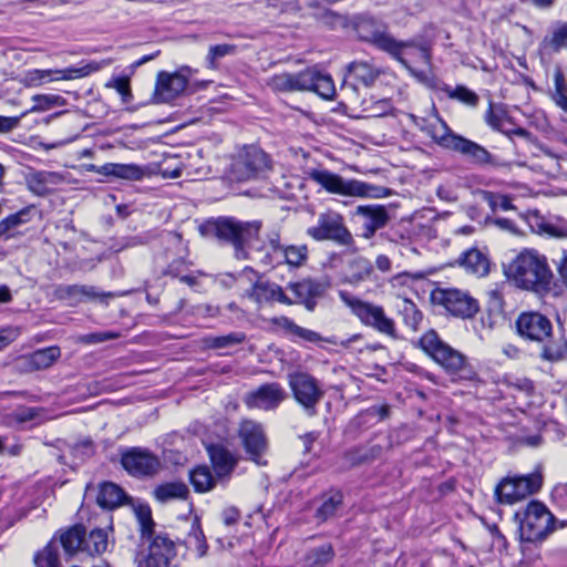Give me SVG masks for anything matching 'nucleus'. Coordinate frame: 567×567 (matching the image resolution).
<instances>
[{
	"instance_id": "bb28decb",
	"label": "nucleus",
	"mask_w": 567,
	"mask_h": 567,
	"mask_svg": "<svg viewBox=\"0 0 567 567\" xmlns=\"http://www.w3.org/2000/svg\"><path fill=\"white\" fill-rule=\"evenodd\" d=\"M422 130L436 144L453 151L455 150L456 144L461 138L460 135L453 134L446 123L440 117H435L433 121L427 122Z\"/></svg>"
},
{
	"instance_id": "ea45409f",
	"label": "nucleus",
	"mask_w": 567,
	"mask_h": 567,
	"mask_svg": "<svg viewBox=\"0 0 567 567\" xmlns=\"http://www.w3.org/2000/svg\"><path fill=\"white\" fill-rule=\"evenodd\" d=\"M343 502V496L340 492H333L324 495L321 505L316 512V518L319 522H326L336 516Z\"/></svg>"
},
{
	"instance_id": "1a4fd4ad",
	"label": "nucleus",
	"mask_w": 567,
	"mask_h": 567,
	"mask_svg": "<svg viewBox=\"0 0 567 567\" xmlns=\"http://www.w3.org/2000/svg\"><path fill=\"white\" fill-rule=\"evenodd\" d=\"M339 297L363 324L373 328L380 333L389 337H395V322L385 315L383 307L363 301L343 290L339 291Z\"/></svg>"
},
{
	"instance_id": "864d4df0",
	"label": "nucleus",
	"mask_w": 567,
	"mask_h": 567,
	"mask_svg": "<svg viewBox=\"0 0 567 567\" xmlns=\"http://www.w3.org/2000/svg\"><path fill=\"white\" fill-rule=\"evenodd\" d=\"M567 354V342L563 339L553 344H547L543 350V357L549 361H558Z\"/></svg>"
},
{
	"instance_id": "4be33fe9",
	"label": "nucleus",
	"mask_w": 567,
	"mask_h": 567,
	"mask_svg": "<svg viewBox=\"0 0 567 567\" xmlns=\"http://www.w3.org/2000/svg\"><path fill=\"white\" fill-rule=\"evenodd\" d=\"M311 74L307 69L298 73H279L272 75L268 81V86L275 92L289 93L306 91L310 85Z\"/></svg>"
},
{
	"instance_id": "49530a36",
	"label": "nucleus",
	"mask_w": 567,
	"mask_h": 567,
	"mask_svg": "<svg viewBox=\"0 0 567 567\" xmlns=\"http://www.w3.org/2000/svg\"><path fill=\"white\" fill-rule=\"evenodd\" d=\"M134 513L138 523L141 535L143 538L151 537L153 533L154 522L150 506L140 505L134 508Z\"/></svg>"
},
{
	"instance_id": "2eb2a0df",
	"label": "nucleus",
	"mask_w": 567,
	"mask_h": 567,
	"mask_svg": "<svg viewBox=\"0 0 567 567\" xmlns=\"http://www.w3.org/2000/svg\"><path fill=\"white\" fill-rule=\"evenodd\" d=\"M239 437L249 458L259 466L267 465L265 454L268 443L261 424L251 420L243 421L239 427Z\"/></svg>"
},
{
	"instance_id": "72a5a7b5",
	"label": "nucleus",
	"mask_w": 567,
	"mask_h": 567,
	"mask_svg": "<svg viewBox=\"0 0 567 567\" xmlns=\"http://www.w3.org/2000/svg\"><path fill=\"white\" fill-rule=\"evenodd\" d=\"M126 495L116 484L105 482L101 484L97 495V504L104 508H115L124 504Z\"/></svg>"
},
{
	"instance_id": "f3484780",
	"label": "nucleus",
	"mask_w": 567,
	"mask_h": 567,
	"mask_svg": "<svg viewBox=\"0 0 567 567\" xmlns=\"http://www.w3.org/2000/svg\"><path fill=\"white\" fill-rule=\"evenodd\" d=\"M121 463L125 471L136 477L153 476L162 466L157 455L142 447H131L125 451Z\"/></svg>"
},
{
	"instance_id": "a19ab883",
	"label": "nucleus",
	"mask_w": 567,
	"mask_h": 567,
	"mask_svg": "<svg viewBox=\"0 0 567 567\" xmlns=\"http://www.w3.org/2000/svg\"><path fill=\"white\" fill-rule=\"evenodd\" d=\"M372 274L373 266L370 260L363 257H357L349 265L348 281L357 285L369 279Z\"/></svg>"
},
{
	"instance_id": "a18cd8bd",
	"label": "nucleus",
	"mask_w": 567,
	"mask_h": 567,
	"mask_svg": "<svg viewBox=\"0 0 567 567\" xmlns=\"http://www.w3.org/2000/svg\"><path fill=\"white\" fill-rule=\"evenodd\" d=\"M34 105L30 109L31 113L48 111L54 106L66 105V100L58 94H37L32 97Z\"/></svg>"
},
{
	"instance_id": "6e6552de",
	"label": "nucleus",
	"mask_w": 567,
	"mask_h": 567,
	"mask_svg": "<svg viewBox=\"0 0 567 567\" xmlns=\"http://www.w3.org/2000/svg\"><path fill=\"white\" fill-rule=\"evenodd\" d=\"M111 60L91 61L65 69H31L21 74L20 83L25 87H38L54 81H69L85 78L111 64Z\"/></svg>"
},
{
	"instance_id": "f03ea898",
	"label": "nucleus",
	"mask_w": 567,
	"mask_h": 567,
	"mask_svg": "<svg viewBox=\"0 0 567 567\" xmlns=\"http://www.w3.org/2000/svg\"><path fill=\"white\" fill-rule=\"evenodd\" d=\"M415 344L439 364L453 381L475 380L476 372L466 357L446 343L434 329L424 332Z\"/></svg>"
},
{
	"instance_id": "a211bd4d",
	"label": "nucleus",
	"mask_w": 567,
	"mask_h": 567,
	"mask_svg": "<svg viewBox=\"0 0 567 567\" xmlns=\"http://www.w3.org/2000/svg\"><path fill=\"white\" fill-rule=\"evenodd\" d=\"M53 295L71 307L90 301L107 305L109 300L115 296L113 292H102L96 287L87 285H60L54 289Z\"/></svg>"
},
{
	"instance_id": "9d476101",
	"label": "nucleus",
	"mask_w": 567,
	"mask_h": 567,
	"mask_svg": "<svg viewBox=\"0 0 567 567\" xmlns=\"http://www.w3.org/2000/svg\"><path fill=\"white\" fill-rule=\"evenodd\" d=\"M270 169L269 156L255 145L244 146L231 161L229 174L237 182L262 176Z\"/></svg>"
},
{
	"instance_id": "cd10ccee",
	"label": "nucleus",
	"mask_w": 567,
	"mask_h": 567,
	"mask_svg": "<svg viewBox=\"0 0 567 567\" xmlns=\"http://www.w3.org/2000/svg\"><path fill=\"white\" fill-rule=\"evenodd\" d=\"M93 171L104 175L126 181H141L145 175V168L137 164L106 163L100 167L92 166Z\"/></svg>"
},
{
	"instance_id": "8fccbe9b",
	"label": "nucleus",
	"mask_w": 567,
	"mask_h": 567,
	"mask_svg": "<svg viewBox=\"0 0 567 567\" xmlns=\"http://www.w3.org/2000/svg\"><path fill=\"white\" fill-rule=\"evenodd\" d=\"M235 52H236V45H234V44L224 43V44L212 45L208 50V54L206 58L208 68L215 69L217 60H219L226 55L234 54Z\"/></svg>"
},
{
	"instance_id": "09e8293b",
	"label": "nucleus",
	"mask_w": 567,
	"mask_h": 567,
	"mask_svg": "<svg viewBox=\"0 0 567 567\" xmlns=\"http://www.w3.org/2000/svg\"><path fill=\"white\" fill-rule=\"evenodd\" d=\"M186 545L196 553L197 557H204L208 549L204 533L198 526L192 527L186 538Z\"/></svg>"
},
{
	"instance_id": "f257e3e1",
	"label": "nucleus",
	"mask_w": 567,
	"mask_h": 567,
	"mask_svg": "<svg viewBox=\"0 0 567 567\" xmlns=\"http://www.w3.org/2000/svg\"><path fill=\"white\" fill-rule=\"evenodd\" d=\"M504 275L517 288L543 295L550 289L553 274L544 256L536 251H523L504 266Z\"/></svg>"
},
{
	"instance_id": "4c0bfd02",
	"label": "nucleus",
	"mask_w": 567,
	"mask_h": 567,
	"mask_svg": "<svg viewBox=\"0 0 567 567\" xmlns=\"http://www.w3.org/2000/svg\"><path fill=\"white\" fill-rule=\"evenodd\" d=\"M189 480L194 489L198 493L210 491L219 480L213 476L208 466H197L189 473Z\"/></svg>"
},
{
	"instance_id": "4d7b16f0",
	"label": "nucleus",
	"mask_w": 567,
	"mask_h": 567,
	"mask_svg": "<svg viewBox=\"0 0 567 567\" xmlns=\"http://www.w3.org/2000/svg\"><path fill=\"white\" fill-rule=\"evenodd\" d=\"M23 212L12 214L0 221V237H10L9 231L23 223Z\"/></svg>"
},
{
	"instance_id": "4468645a",
	"label": "nucleus",
	"mask_w": 567,
	"mask_h": 567,
	"mask_svg": "<svg viewBox=\"0 0 567 567\" xmlns=\"http://www.w3.org/2000/svg\"><path fill=\"white\" fill-rule=\"evenodd\" d=\"M432 300L454 317L471 318L478 310L477 301L460 289H436L432 292Z\"/></svg>"
},
{
	"instance_id": "dca6fc26",
	"label": "nucleus",
	"mask_w": 567,
	"mask_h": 567,
	"mask_svg": "<svg viewBox=\"0 0 567 567\" xmlns=\"http://www.w3.org/2000/svg\"><path fill=\"white\" fill-rule=\"evenodd\" d=\"M194 71L183 66L175 73L162 71L157 74L155 97L157 102L168 103L179 96L187 87L188 79Z\"/></svg>"
},
{
	"instance_id": "052dcab7",
	"label": "nucleus",
	"mask_w": 567,
	"mask_h": 567,
	"mask_svg": "<svg viewBox=\"0 0 567 567\" xmlns=\"http://www.w3.org/2000/svg\"><path fill=\"white\" fill-rule=\"evenodd\" d=\"M27 113L24 112L19 116H0V133L6 134L17 128L20 125L21 118Z\"/></svg>"
},
{
	"instance_id": "13d9d810",
	"label": "nucleus",
	"mask_w": 567,
	"mask_h": 567,
	"mask_svg": "<svg viewBox=\"0 0 567 567\" xmlns=\"http://www.w3.org/2000/svg\"><path fill=\"white\" fill-rule=\"evenodd\" d=\"M72 454L75 458L84 460L94 454V444L91 440H83L72 446Z\"/></svg>"
},
{
	"instance_id": "2f4dec72",
	"label": "nucleus",
	"mask_w": 567,
	"mask_h": 567,
	"mask_svg": "<svg viewBox=\"0 0 567 567\" xmlns=\"http://www.w3.org/2000/svg\"><path fill=\"white\" fill-rule=\"evenodd\" d=\"M543 51L558 53L567 50V22H557L540 43Z\"/></svg>"
},
{
	"instance_id": "9b49d317",
	"label": "nucleus",
	"mask_w": 567,
	"mask_h": 567,
	"mask_svg": "<svg viewBox=\"0 0 567 567\" xmlns=\"http://www.w3.org/2000/svg\"><path fill=\"white\" fill-rule=\"evenodd\" d=\"M543 486V475L536 471L528 475L505 477L498 483V503L515 504L536 494Z\"/></svg>"
},
{
	"instance_id": "a878e982",
	"label": "nucleus",
	"mask_w": 567,
	"mask_h": 567,
	"mask_svg": "<svg viewBox=\"0 0 567 567\" xmlns=\"http://www.w3.org/2000/svg\"><path fill=\"white\" fill-rule=\"evenodd\" d=\"M207 451L216 478L219 481L228 478L237 463L234 455L221 445H210Z\"/></svg>"
},
{
	"instance_id": "c756f323",
	"label": "nucleus",
	"mask_w": 567,
	"mask_h": 567,
	"mask_svg": "<svg viewBox=\"0 0 567 567\" xmlns=\"http://www.w3.org/2000/svg\"><path fill=\"white\" fill-rule=\"evenodd\" d=\"M395 309L403 323L413 331H417L423 321V313L417 306L408 297H403L398 291Z\"/></svg>"
},
{
	"instance_id": "473e14b6",
	"label": "nucleus",
	"mask_w": 567,
	"mask_h": 567,
	"mask_svg": "<svg viewBox=\"0 0 567 567\" xmlns=\"http://www.w3.org/2000/svg\"><path fill=\"white\" fill-rule=\"evenodd\" d=\"M112 530V527L91 530L87 536L85 535L83 551L91 556L105 553L111 545L110 534Z\"/></svg>"
},
{
	"instance_id": "f8f14e48",
	"label": "nucleus",
	"mask_w": 567,
	"mask_h": 567,
	"mask_svg": "<svg viewBox=\"0 0 567 567\" xmlns=\"http://www.w3.org/2000/svg\"><path fill=\"white\" fill-rule=\"evenodd\" d=\"M289 385L295 400L306 413L310 416L315 415L317 405L324 394L319 382L308 373L298 372L289 375Z\"/></svg>"
},
{
	"instance_id": "20e7f679",
	"label": "nucleus",
	"mask_w": 567,
	"mask_h": 567,
	"mask_svg": "<svg viewBox=\"0 0 567 567\" xmlns=\"http://www.w3.org/2000/svg\"><path fill=\"white\" fill-rule=\"evenodd\" d=\"M360 37L374 44L378 49L388 52L398 60L405 69L410 71L420 81L427 83L429 79L423 72H416L410 65L405 55L413 54L417 56L424 64L430 62V53L425 48L412 47L406 42L396 41L384 29L374 27L373 24H361L358 29Z\"/></svg>"
},
{
	"instance_id": "7ed1b4c3",
	"label": "nucleus",
	"mask_w": 567,
	"mask_h": 567,
	"mask_svg": "<svg viewBox=\"0 0 567 567\" xmlns=\"http://www.w3.org/2000/svg\"><path fill=\"white\" fill-rule=\"evenodd\" d=\"M261 226L260 220L243 221L234 217H218L206 221L204 229L217 239L230 244L236 259L246 260L251 258L248 247L258 238Z\"/></svg>"
},
{
	"instance_id": "bf43d9fd",
	"label": "nucleus",
	"mask_w": 567,
	"mask_h": 567,
	"mask_svg": "<svg viewBox=\"0 0 567 567\" xmlns=\"http://www.w3.org/2000/svg\"><path fill=\"white\" fill-rule=\"evenodd\" d=\"M190 262H188L184 257L172 261L166 270V274L179 278L183 274L187 272Z\"/></svg>"
},
{
	"instance_id": "79ce46f5",
	"label": "nucleus",
	"mask_w": 567,
	"mask_h": 567,
	"mask_svg": "<svg viewBox=\"0 0 567 567\" xmlns=\"http://www.w3.org/2000/svg\"><path fill=\"white\" fill-rule=\"evenodd\" d=\"M347 69L349 73L353 74L365 86L373 84L379 76V71L368 62H352Z\"/></svg>"
},
{
	"instance_id": "3c124183",
	"label": "nucleus",
	"mask_w": 567,
	"mask_h": 567,
	"mask_svg": "<svg viewBox=\"0 0 567 567\" xmlns=\"http://www.w3.org/2000/svg\"><path fill=\"white\" fill-rule=\"evenodd\" d=\"M555 91L553 93V100L555 103L567 112V83L564 75L560 72L555 74Z\"/></svg>"
},
{
	"instance_id": "aec40b11",
	"label": "nucleus",
	"mask_w": 567,
	"mask_h": 567,
	"mask_svg": "<svg viewBox=\"0 0 567 567\" xmlns=\"http://www.w3.org/2000/svg\"><path fill=\"white\" fill-rule=\"evenodd\" d=\"M516 329L526 339L543 341L550 336L551 322L539 312H523L516 320Z\"/></svg>"
},
{
	"instance_id": "0e129e2a",
	"label": "nucleus",
	"mask_w": 567,
	"mask_h": 567,
	"mask_svg": "<svg viewBox=\"0 0 567 567\" xmlns=\"http://www.w3.org/2000/svg\"><path fill=\"white\" fill-rule=\"evenodd\" d=\"M292 334L309 342H318L321 340V337L317 332L299 326L295 328V332Z\"/></svg>"
},
{
	"instance_id": "423d86ee",
	"label": "nucleus",
	"mask_w": 567,
	"mask_h": 567,
	"mask_svg": "<svg viewBox=\"0 0 567 567\" xmlns=\"http://www.w3.org/2000/svg\"><path fill=\"white\" fill-rule=\"evenodd\" d=\"M515 520L524 542H542L556 529L555 516L539 501H530L524 509L516 512Z\"/></svg>"
},
{
	"instance_id": "6e6d98bb",
	"label": "nucleus",
	"mask_w": 567,
	"mask_h": 567,
	"mask_svg": "<svg viewBox=\"0 0 567 567\" xmlns=\"http://www.w3.org/2000/svg\"><path fill=\"white\" fill-rule=\"evenodd\" d=\"M120 337L118 332L113 331H100V332H92L87 334H83L80 337V341L86 344H95V343H102L109 340H114Z\"/></svg>"
},
{
	"instance_id": "6ab92c4d",
	"label": "nucleus",
	"mask_w": 567,
	"mask_h": 567,
	"mask_svg": "<svg viewBox=\"0 0 567 567\" xmlns=\"http://www.w3.org/2000/svg\"><path fill=\"white\" fill-rule=\"evenodd\" d=\"M147 567H177L179 559L175 543L165 535H156L148 548Z\"/></svg>"
},
{
	"instance_id": "603ef678",
	"label": "nucleus",
	"mask_w": 567,
	"mask_h": 567,
	"mask_svg": "<svg viewBox=\"0 0 567 567\" xmlns=\"http://www.w3.org/2000/svg\"><path fill=\"white\" fill-rule=\"evenodd\" d=\"M424 275L420 271L416 272H408L403 271L395 276H393L389 284L392 289L400 290L404 287H410V285L416 280L423 279Z\"/></svg>"
},
{
	"instance_id": "393cba45",
	"label": "nucleus",
	"mask_w": 567,
	"mask_h": 567,
	"mask_svg": "<svg viewBox=\"0 0 567 567\" xmlns=\"http://www.w3.org/2000/svg\"><path fill=\"white\" fill-rule=\"evenodd\" d=\"M288 289L293 293L292 303H302L310 311L317 305L316 298L322 293L321 285L310 279L290 282Z\"/></svg>"
},
{
	"instance_id": "de8ad7c7",
	"label": "nucleus",
	"mask_w": 567,
	"mask_h": 567,
	"mask_svg": "<svg viewBox=\"0 0 567 567\" xmlns=\"http://www.w3.org/2000/svg\"><path fill=\"white\" fill-rule=\"evenodd\" d=\"M450 99L457 100L466 105L474 106L478 101V96L466 86L458 85L456 87H452L450 85H444L442 89Z\"/></svg>"
},
{
	"instance_id": "e433bc0d",
	"label": "nucleus",
	"mask_w": 567,
	"mask_h": 567,
	"mask_svg": "<svg viewBox=\"0 0 567 567\" xmlns=\"http://www.w3.org/2000/svg\"><path fill=\"white\" fill-rule=\"evenodd\" d=\"M154 495L161 503H165L172 499H184L188 495V488L182 482H169L158 485L154 489Z\"/></svg>"
},
{
	"instance_id": "39448f33",
	"label": "nucleus",
	"mask_w": 567,
	"mask_h": 567,
	"mask_svg": "<svg viewBox=\"0 0 567 567\" xmlns=\"http://www.w3.org/2000/svg\"><path fill=\"white\" fill-rule=\"evenodd\" d=\"M259 260L265 267L287 265L290 268L302 267L308 259L306 245H282L280 229L277 226L268 229L264 244L257 248Z\"/></svg>"
},
{
	"instance_id": "412c9836",
	"label": "nucleus",
	"mask_w": 567,
	"mask_h": 567,
	"mask_svg": "<svg viewBox=\"0 0 567 567\" xmlns=\"http://www.w3.org/2000/svg\"><path fill=\"white\" fill-rule=\"evenodd\" d=\"M286 399V392L279 383H266L249 392L245 403L249 408L275 410Z\"/></svg>"
},
{
	"instance_id": "b1692460",
	"label": "nucleus",
	"mask_w": 567,
	"mask_h": 567,
	"mask_svg": "<svg viewBox=\"0 0 567 567\" xmlns=\"http://www.w3.org/2000/svg\"><path fill=\"white\" fill-rule=\"evenodd\" d=\"M357 214L364 218L363 237L371 238L377 230L383 228L389 215L384 206L381 205H362L357 207Z\"/></svg>"
},
{
	"instance_id": "0eeeda50",
	"label": "nucleus",
	"mask_w": 567,
	"mask_h": 567,
	"mask_svg": "<svg viewBox=\"0 0 567 567\" xmlns=\"http://www.w3.org/2000/svg\"><path fill=\"white\" fill-rule=\"evenodd\" d=\"M308 176L311 181L316 182L331 194L363 198H382L389 194V190L385 187L375 186L357 179H344L328 169L312 168L308 172Z\"/></svg>"
},
{
	"instance_id": "37998d69",
	"label": "nucleus",
	"mask_w": 567,
	"mask_h": 567,
	"mask_svg": "<svg viewBox=\"0 0 567 567\" xmlns=\"http://www.w3.org/2000/svg\"><path fill=\"white\" fill-rule=\"evenodd\" d=\"M334 550L331 544L310 549L306 555V564L310 567H323L332 560Z\"/></svg>"
},
{
	"instance_id": "c03bdc74",
	"label": "nucleus",
	"mask_w": 567,
	"mask_h": 567,
	"mask_svg": "<svg viewBox=\"0 0 567 567\" xmlns=\"http://www.w3.org/2000/svg\"><path fill=\"white\" fill-rule=\"evenodd\" d=\"M59 357L60 349L58 347H49L33 352L29 362L34 369L41 370L51 367Z\"/></svg>"
},
{
	"instance_id": "ddd939ff",
	"label": "nucleus",
	"mask_w": 567,
	"mask_h": 567,
	"mask_svg": "<svg viewBox=\"0 0 567 567\" xmlns=\"http://www.w3.org/2000/svg\"><path fill=\"white\" fill-rule=\"evenodd\" d=\"M307 235L319 241L332 240L343 246L352 243V236L343 225L342 217L334 212L319 215L317 224L307 229Z\"/></svg>"
},
{
	"instance_id": "58836bf2",
	"label": "nucleus",
	"mask_w": 567,
	"mask_h": 567,
	"mask_svg": "<svg viewBox=\"0 0 567 567\" xmlns=\"http://www.w3.org/2000/svg\"><path fill=\"white\" fill-rule=\"evenodd\" d=\"M245 340L246 334L237 331L225 336H207L203 338L202 342L206 349H225L240 344Z\"/></svg>"
},
{
	"instance_id": "c85d7f7f",
	"label": "nucleus",
	"mask_w": 567,
	"mask_h": 567,
	"mask_svg": "<svg viewBox=\"0 0 567 567\" xmlns=\"http://www.w3.org/2000/svg\"><path fill=\"white\" fill-rule=\"evenodd\" d=\"M458 265L467 272L477 277L486 276L491 267L487 256L476 248H471L463 252L458 259Z\"/></svg>"
},
{
	"instance_id": "5701e85b",
	"label": "nucleus",
	"mask_w": 567,
	"mask_h": 567,
	"mask_svg": "<svg viewBox=\"0 0 567 567\" xmlns=\"http://www.w3.org/2000/svg\"><path fill=\"white\" fill-rule=\"evenodd\" d=\"M248 296L258 305L272 302L292 305L291 298H289L282 288L275 282L257 281L252 285Z\"/></svg>"
},
{
	"instance_id": "e2e57ef3",
	"label": "nucleus",
	"mask_w": 567,
	"mask_h": 567,
	"mask_svg": "<svg viewBox=\"0 0 567 567\" xmlns=\"http://www.w3.org/2000/svg\"><path fill=\"white\" fill-rule=\"evenodd\" d=\"M292 334L309 342H318L321 340V337L317 332L299 326L295 328V332Z\"/></svg>"
},
{
	"instance_id": "c9c22d12",
	"label": "nucleus",
	"mask_w": 567,
	"mask_h": 567,
	"mask_svg": "<svg viewBox=\"0 0 567 567\" xmlns=\"http://www.w3.org/2000/svg\"><path fill=\"white\" fill-rule=\"evenodd\" d=\"M85 530L82 526H74L61 535L60 543L66 554L73 555L83 551Z\"/></svg>"
},
{
	"instance_id": "5fc2aeb1",
	"label": "nucleus",
	"mask_w": 567,
	"mask_h": 567,
	"mask_svg": "<svg viewBox=\"0 0 567 567\" xmlns=\"http://www.w3.org/2000/svg\"><path fill=\"white\" fill-rule=\"evenodd\" d=\"M109 87H113L122 96L123 103L132 101L133 95L130 87V80L127 78H116L107 83Z\"/></svg>"
},
{
	"instance_id": "338daca9",
	"label": "nucleus",
	"mask_w": 567,
	"mask_h": 567,
	"mask_svg": "<svg viewBox=\"0 0 567 567\" xmlns=\"http://www.w3.org/2000/svg\"><path fill=\"white\" fill-rule=\"evenodd\" d=\"M196 313L204 318H215L219 315V308L213 305H198Z\"/></svg>"
},
{
	"instance_id": "f704fd0d",
	"label": "nucleus",
	"mask_w": 567,
	"mask_h": 567,
	"mask_svg": "<svg viewBox=\"0 0 567 567\" xmlns=\"http://www.w3.org/2000/svg\"><path fill=\"white\" fill-rule=\"evenodd\" d=\"M454 151L465 155L475 164H485L491 158L489 153L484 147L462 136Z\"/></svg>"
},
{
	"instance_id": "7c9ffc66",
	"label": "nucleus",
	"mask_w": 567,
	"mask_h": 567,
	"mask_svg": "<svg viewBox=\"0 0 567 567\" xmlns=\"http://www.w3.org/2000/svg\"><path fill=\"white\" fill-rule=\"evenodd\" d=\"M307 72L311 74L310 85L307 91H313L324 100H333L336 96V85L331 75L321 72L318 66L308 68Z\"/></svg>"
},
{
	"instance_id": "69168bd1",
	"label": "nucleus",
	"mask_w": 567,
	"mask_h": 567,
	"mask_svg": "<svg viewBox=\"0 0 567 567\" xmlns=\"http://www.w3.org/2000/svg\"><path fill=\"white\" fill-rule=\"evenodd\" d=\"M504 383L514 386L515 389H518L520 391H527L530 388V383L526 378L515 377L513 380L508 377L504 378Z\"/></svg>"
},
{
	"instance_id": "680f3d73",
	"label": "nucleus",
	"mask_w": 567,
	"mask_h": 567,
	"mask_svg": "<svg viewBox=\"0 0 567 567\" xmlns=\"http://www.w3.org/2000/svg\"><path fill=\"white\" fill-rule=\"evenodd\" d=\"M543 233L550 237L564 238L567 237V225H556L546 223L542 226Z\"/></svg>"
},
{
	"instance_id": "774afa93",
	"label": "nucleus",
	"mask_w": 567,
	"mask_h": 567,
	"mask_svg": "<svg viewBox=\"0 0 567 567\" xmlns=\"http://www.w3.org/2000/svg\"><path fill=\"white\" fill-rule=\"evenodd\" d=\"M19 334V330L16 328H6L0 330V348L16 340Z\"/></svg>"
}]
</instances>
